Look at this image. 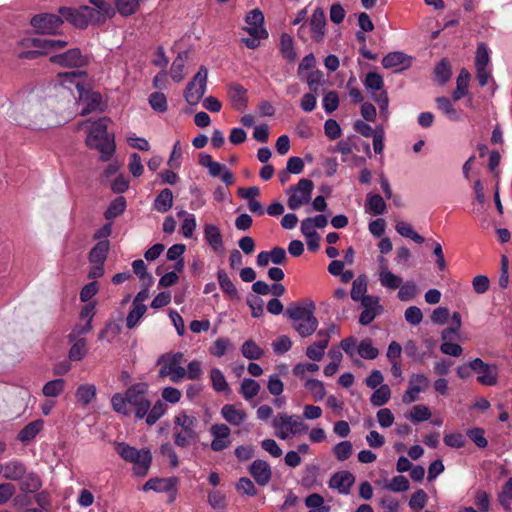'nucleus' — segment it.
Masks as SVG:
<instances>
[{
  "label": "nucleus",
  "mask_w": 512,
  "mask_h": 512,
  "mask_svg": "<svg viewBox=\"0 0 512 512\" xmlns=\"http://www.w3.org/2000/svg\"><path fill=\"white\" fill-rule=\"evenodd\" d=\"M94 7L81 6L78 9L61 7L59 14L63 20L71 23L77 28L84 29L92 23H104L115 15L114 7L105 0H90Z\"/></svg>",
  "instance_id": "obj_1"
},
{
  "label": "nucleus",
  "mask_w": 512,
  "mask_h": 512,
  "mask_svg": "<svg viewBox=\"0 0 512 512\" xmlns=\"http://www.w3.org/2000/svg\"><path fill=\"white\" fill-rule=\"evenodd\" d=\"M147 394L148 385L146 383H135L128 387L124 394L115 393L112 396V408L115 412L128 416L131 414L129 407H133L135 416L142 419L146 416L151 406Z\"/></svg>",
  "instance_id": "obj_2"
},
{
  "label": "nucleus",
  "mask_w": 512,
  "mask_h": 512,
  "mask_svg": "<svg viewBox=\"0 0 512 512\" xmlns=\"http://www.w3.org/2000/svg\"><path fill=\"white\" fill-rule=\"evenodd\" d=\"M173 440L180 448H187L199 441V420L191 412L180 411L173 419Z\"/></svg>",
  "instance_id": "obj_3"
},
{
  "label": "nucleus",
  "mask_w": 512,
  "mask_h": 512,
  "mask_svg": "<svg viewBox=\"0 0 512 512\" xmlns=\"http://www.w3.org/2000/svg\"><path fill=\"white\" fill-rule=\"evenodd\" d=\"M315 304L309 302L303 306L299 303H291L286 309V315L293 321L292 327L302 337L311 336L319 325L318 319L314 316Z\"/></svg>",
  "instance_id": "obj_4"
},
{
  "label": "nucleus",
  "mask_w": 512,
  "mask_h": 512,
  "mask_svg": "<svg viewBox=\"0 0 512 512\" xmlns=\"http://www.w3.org/2000/svg\"><path fill=\"white\" fill-rule=\"evenodd\" d=\"M108 119L106 117L94 121L86 139V144L100 152V159L109 161L115 152L114 137L108 134Z\"/></svg>",
  "instance_id": "obj_5"
},
{
  "label": "nucleus",
  "mask_w": 512,
  "mask_h": 512,
  "mask_svg": "<svg viewBox=\"0 0 512 512\" xmlns=\"http://www.w3.org/2000/svg\"><path fill=\"white\" fill-rule=\"evenodd\" d=\"M184 354L182 352L164 353L157 359L159 378H169L172 383H180L186 376V369L182 366Z\"/></svg>",
  "instance_id": "obj_6"
},
{
  "label": "nucleus",
  "mask_w": 512,
  "mask_h": 512,
  "mask_svg": "<svg viewBox=\"0 0 512 512\" xmlns=\"http://www.w3.org/2000/svg\"><path fill=\"white\" fill-rule=\"evenodd\" d=\"M115 450L125 461L134 464V472L138 476H145L152 462L150 450H138L124 442H116Z\"/></svg>",
  "instance_id": "obj_7"
},
{
  "label": "nucleus",
  "mask_w": 512,
  "mask_h": 512,
  "mask_svg": "<svg viewBox=\"0 0 512 512\" xmlns=\"http://www.w3.org/2000/svg\"><path fill=\"white\" fill-rule=\"evenodd\" d=\"M208 70L200 66L193 79L184 90V98L189 105H197L204 96L207 88Z\"/></svg>",
  "instance_id": "obj_8"
},
{
  "label": "nucleus",
  "mask_w": 512,
  "mask_h": 512,
  "mask_svg": "<svg viewBox=\"0 0 512 512\" xmlns=\"http://www.w3.org/2000/svg\"><path fill=\"white\" fill-rule=\"evenodd\" d=\"M314 184L311 180L300 179L296 185L290 186L287 193L290 194L287 205L291 210H297L307 204L311 199Z\"/></svg>",
  "instance_id": "obj_9"
},
{
  "label": "nucleus",
  "mask_w": 512,
  "mask_h": 512,
  "mask_svg": "<svg viewBox=\"0 0 512 512\" xmlns=\"http://www.w3.org/2000/svg\"><path fill=\"white\" fill-rule=\"evenodd\" d=\"M30 23L39 34H55L63 24V17L50 13L38 14L32 17Z\"/></svg>",
  "instance_id": "obj_10"
},
{
  "label": "nucleus",
  "mask_w": 512,
  "mask_h": 512,
  "mask_svg": "<svg viewBox=\"0 0 512 512\" xmlns=\"http://www.w3.org/2000/svg\"><path fill=\"white\" fill-rule=\"evenodd\" d=\"M50 61L63 67H84L88 64V57L83 55L78 48L69 49L68 51L53 55Z\"/></svg>",
  "instance_id": "obj_11"
},
{
  "label": "nucleus",
  "mask_w": 512,
  "mask_h": 512,
  "mask_svg": "<svg viewBox=\"0 0 512 512\" xmlns=\"http://www.w3.org/2000/svg\"><path fill=\"white\" fill-rule=\"evenodd\" d=\"M178 483L179 479L177 477L151 478L143 485V490L169 492L171 494L170 501H173L176 497Z\"/></svg>",
  "instance_id": "obj_12"
},
{
  "label": "nucleus",
  "mask_w": 512,
  "mask_h": 512,
  "mask_svg": "<svg viewBox=\"0 0 512 512\" xmlns=\"http://www.w3.org/2000/svg\"><path fill=\"white\" fill-rule=\"evenodd\" d=\"M274 428L286 427L291 435H295L301 432H306L308 426L303 423L299 417L287 415L286 413H279L273 420Z\"/></svg>",
  "instance_id": "obj_13"
},
{
  "label": "nucleus",
  "mask_w": 512,
  "mask_h": 512,
  "mask_svg": "<svg viewBox=\"0 0 512 512\" xmlns=\"http://www.w3.org/2000/svg\"><path fill=\"white\" fill-rule=\"evenodd\" d=\"M326 24V15L323 8L317 7L309 20L311 38L314 42L319 43L323 41L326 33Z\"/></svg>",
  "instance_id": "obj_14"
},
{
  "label": "nucleus",
  "mask_w": 512,
  "mask_h": 512,
  "mask_svg": "<svg viewBox=\"0 0 512 512\" xmlns=\"http://www.w3.org/2000/svg\"><path fill=\"white\" fill-rule=\"evenodd\" d=\"M355 483V476L349 471H339L334 473L330 480V488L336 489L340 494L347 495Z\"/></svg>",
  "instance_id": "obj_15"
},
{
  "label": "nucleus",
  "mask_w": 512,
  "mask_h": 512,
  "mask_svg": "<svg viewBox=\"0 0 512 512\" xmlns=\"http://www.w3.org/2000/svg\"><path fill=\"white\" fill-rule=\"evenodd\" d=\"M382 65L386 69L399 67L395 72H401L412 65V57L401 51L390 52L383 57Z\"/></svg>",
  "instance_id": "obj_16"
},
{
  "label": "nucleus",
  "mask_w": 512,
  "mask_h": 512,
  "mask_svg": "<svg viewBox=\"0 0 512 512\" xmlns=\"http://www.w3.org/2000/svg\"><path fill=\"white\" fill-rule=\"evenodd\" d=\"M227 93L231 105L235 110L243 112L247 108V90L241 84L230 83Z\"/></svg>",
  "instance_id": "obj_17"
},
{
  "label": "nucleus",
  "mask_w": 512,
  "mask_h": 512,
  "mask_svg": "<svg viewBox=\"0 0 512 512\" xmlns=\"http://www.w3.org/2000/svg\"><path fill=\"white\" fill-rule=\"evenodd\" d=\"M249 473L260 486L267 485L272 477L270 465L261 459L253 461L249 467Z\"/></svg>",
  "instance_id": "obj_18"
},
{
  "label": "nucleus",
  "mask_w": 512,
  "mask_h": 512,
  "mask_svg": "<svg viewBox=\"0 0 512 512\" xmlns=\"http://www.w3.org/2000/svg\"><path fill=\"white\" fill-rule=\"evenodd\" d=\"M475 373L478 374L477 381L481 385L494 386L498 381V368L494 364L482 363L476 367Z\"/></svg>",
  "instance_id": "obj_19"
},
{
  "label": "nucleus",
  "mask_w": 512,
  "mask_h": 512,
  "mask_svg": "<svg viewBox=\"0 0 512 512\" xmlns=\"http://www.w3.org/2000/svg\"><path fill=\"white\" fill-rule=\"evenodd\" d=\"M3 467V477L7 480L19 481L26 473V466L20 460L13 459L6 462Z\"/></svg>",
  "instance_id": "obj_20"
},
{
  "label": "nucleus",
  "mask_w": 512,
  "mask_h": 512,
  "mask_svg": "<svg viewBox=\"0 0 512 512\" xmlns=\"http://www.w3.org/2000/svg\"><path fill=\"white\" fill-rule=\"evenodd\" d=\"M204 239L214 252L223 251V237L218 226L206 224L204 226Z\"/></svg>",
  "instance_id": "obj_21"
},
{
  "label": "nucleus",
  "mask_w": 512,
  "mask_h": 512,
  "mask_svg": "<svg viewBox=\"0 0 512 512\" xmlns=\"http://www.w3.org/2000/svg\"><path fill=\"white\" fill-rule=\"evenodd\" d=\"M221 415L234 426L241 425L247 418V414L243 409H237L232 404H225L221 409Z\"/></svg>",
  "instance_id": "obj_22"
},
{
  "label": "nucleus",
  "mask_w": 512,
  "mask_h": 512,
  "mask_svg": "<svg viewBox=\"0 0 512 512\" xmlns=\"http://www.w3.org/2000/svg\"><path fill=\"white\" fill-rule=\"evenodd\" d=\"M110 249V243L108 240H102L97 242L89 252V262L91 264L104 265L107 255Z\"/></svg>",
  "instance_id": "obj_23"
},
{
  "label": "nucleus",
  "mask_w": 512,
  "mask_h": 512,
  "mask_svg": "<svg viewBox=\"0 0 512 512\" xmlns=\"http://www.w3.org/2000/svg\"><path fill=\"white\" fill-rule=\"evenodd\" d=\"M44 421L42 419L34 420L25 425L18 433V440L23 444H28L43 429Z\"/></svg>",
  "instance_id": "obj_24"
},
{
  "label": "nucleus",
  "mask_w": 512,
  "mask_h": 512,
  "mask_svg": "<svg viewBox=\"0 0 512 512\" xmlns=\"http://www.w3.org/2000/svg\"><path fill=\"white\" fill-rule=\"evenodd\" d=\"M471 75L465 68L460 70V73L456 80V89L452 92V100L454 102L459 101L468 94V87Z\"/></svg>",
  "instance_id": "obj_25"
},
{
  "label": "nucleus",
  "mask_w": 512,
  "mask_h": 512,
  "mask_svg": "<svg viewBox=\"0 0 512 512\" xmlns=\"http://www.w3.org/2000/svg\"><path fill=\"white\" fill-rule=\"evenodd\" d=\"M218 283L221 288V290L232 300H239L240 295L239 292L234 285V283L231 281L228 274L220 269L217 273Z\"/></svg>",
  "instance_id": "obj_26"
},
{
  "label": "nucleus",
  "mask_w": 512,
  "mask_h": 512,
  "mask_svg": "<svg viewBox=\"0 0 512 512\" xmlns=\"http://www.w3.org/2000/svg\"><path fill=\"white\" fill-rule=\"evenodd\" d=\"M280 53L282 57L289 63H293L297 58V53L294 48L293 38L287 34L283 33L280 38Z\"/></svg>",
  "instance_id": "obj_27"
},
{
  "label": "nucleus",
  "mask_w": 512,
  "mask_h": 512,
  "mask_svg": "<svg viewBox=\"0 0 512 512\" xmlns=\"http://www.w3.org/2000/svg\"><path fill=\"white\" fill-rule=\"evenodd\" d=\"M188 59V52L187 51H181L177 57L174 59L171 68H170V75L171 78L179 83L184 79V67L185 62Z\"/></svg>",
  "instance_id": "obj_28"
},
{
  "label": "nucleus",
  "mask_w": 512,
  "mask_h": 512,
  "mask_svg": "<svg viewBox=\"0 0 512 512\" xmlns=\"http://www.w3.org/2000/svg\"><path fill=\"white\" fill-rule=\"evenodd\" d=\"M154 209L160 213L168 212L173 206V193L169 188L160 191L154 200Z\"/></svg>",
  "instance_id": "obj_29"
},
{
  "label": "nucleus",
  "mask_w": 512,
  "mask_h": 512,
  "mask_svg": "<svg viewBox=\"0 0 512 512\" xmlns=\"http://www.w3.org/2000/svg\"><path fill=\"white\" fill-rule=\"evenodd\" d=\"M96 394L97 389L95 385L82 384L77 388L75 392V397L82 406H87L96 397Z\"/></svg>",
  "instance_id": "obj_30"
},
{
  "label": "nucleus",
  "mask_w": 512,
  "mask_h": 512,
  "mask_svg": "<svg viewBox=\"0 0 512 512\" xmlns=\"http://www.w3.org/2000/svg\"><path fill=\"white\" fill-rule=\"evenodd\" d=\"M209 174L213 177H221L222 181L227 185L231 186L235 182L233 173L228 170L225 165L214 161V163L208 168Z\"/></svg>",
  "instance_id": "obj_31"
},
{
  "label": "nucleus",
  "mask_w": 512,
  "mask_h": 512,
  "mask_svg": "<svg viewBox=\"0 0 512 512\" xmlns=\"http://www.w3.org/2000/svg\"><path fill=\"white\" fill-rule=\"evenodd\" d=\"M435 79L439 85L446 84L452 75L451 64L447 58L441 59L434 69Z\"/></svg>",
  "instance_id": "obj_32"
},
{
  "label": "nucleus",
  "mask_w": 512,
  "mask_h": 512,
  "mask_svg": "<svg viewBox=\"0 0 512 512\" xmlns=\"http://www.w3.org/2000/svg\"><path fill=\"white\" fill-rule=\"evenodd\" d=\"M20 481V490L26 493H34L42 486L40 477L34 472L25 473Z\"/></svg>",
  "instance_id": "obj_33"
},
{
  "label": "nucleus",
  "mask_w": 512,
  "mask_h": 512,
  "mask_svg": "<svg viewBox=\"0 0 512 512\" xmlns=\"http://www.w3.org/2000/svg\"><path fill=\"white\" fill-rule=\"evenodd\" d=\"M366 210L373 215H382L386 211V203L379 194H368L366 198Z\"/></svg>",
  "instance_id": "obj_34"
},
{
  "label": "nucleus",
  "mask_w": 512,
  "mask_h": 512,
  "mask_svg": "<svg viewBox=\"0 0 512 512\" xmlns=\"http://www.w3.org/2000/svg\"><path fill=\"white\" fill-rule=\"evenodd\" d=\"M127 207V202L125 197L118 196L115 198L108 206L106 211L104 212V217L106 220H113L124 213Z\"/></svg>",
  "instance_id": "obj_35"
},
{
  "label": "nucleus",
  "mask_w": 512,
  "mask_h": 512,
  "mask_svg": "<svg viewBox=\"0 0 512 512\" xmlns=\"http://www.w3.org/2000/svg\"><path fill=\"white\" fill-rule=\"evenodd\" d=\"M379 280L382 286L392 290L399 288L403 282L401 277L393 274L386 267H383L380 271Z\"/></svg>",
  "instance_id": "obj_36"
},
{
  "label": "nucleus",
  "mask_w": 512,
  "mask_h": 512,
  "mask_svg": "<svg viewBox=\"0 0 512 512\" xmlns=\"http://www.w3.org/2000/svg\"><path fill=\"white\" fill-rule=\"evenodd\" d=\"M391 397V389L387 384L381 385L372 393L370 402L377 407L384 406Z\"/></svg>",
  "instance_id": "obj_37"
},
{
  "label": "nucleus",
  "mask_w": 512,
  "mask_h": 512,
  "mask_svg": "<svg viewBox=\"0 0 512 512\" xmlns=\"http://www.w3.org/2000/svg\"><path fill=\"white\" fill-rule=\"evenodd\" d=\"M65 380L62 378L48 381L42 388V393L46 397H58L65 389Z\"/></svg>",
  "instance_id": "obj_38"
},
{
  "label": "nucleus",
  "mask_w": 512,
  "mask_h": 512,
  "mask_svg": "<svg viewBox=\"0 0 512 512\" xmlns=\"http://www.w3.org/2000/svg\"><path fill=\"white\" fill-rule=\"evenodd\" d=\"M364 86L367 90L371 91L372 94L378 91H384V80L382 75L377 72H368L364 79Z\"/></svg>",
  "instance_id": "obj_39"
},
{
  "label": "nucleus",
  "mask_w": 512,
  "mask_h": 512,
  "mask_svg": "<svg viewBox=\"0 0 512 512\" xmlns=\"http://www.w3.org/2000/svg\"><path fill=\"white\" fill-rule=\"evenodd\" d=\"M85 106L82 108L81 115H88L95 111L102 102V96L99 92H89L83 98Z\"/></svg>",
  "instance_id": "obj_40"
},
{
  "label": "nucleus",
  "mask_w": 512,
  "mask_h": 512,
  "mask_svg": "<svg viewBox=\"0 0 512 512\" xmlns=\"http://www.w3.org/2000/svg\"><path fill=\"white\" fill-rule=\"evenodd\" d=\"M327 346V339H320L307 347L306 356L313 361H320Z\"/></svg>",
  "instance_id": "obj_41"
},
{
  "label": "nucleus",
  "mask_w": 512,
  "mask_h": 512,
  "mask_svg": "<svg viewBox=\"0 0 512 512\" xmlns=\"http://www.w3.org/2000/svg\"><path fill=\"white\" fill-rule=\"evenodd\" d=\"M304 387L311 393L315 401H321L326 395L324 384L318 379H308Z\"/></svg>",
  "instance_id": "obj_42"
},
{
  "label": "nucleus",
  "mask_w": 512,
  "mask_h": 512,
  "mask_svg": "<svg viewBox=\"0 0 512 512\" xmlns=\"http://www.w3.org/2000/svg\"><path fill=\"white\" fill-rule=\"evenodd\" d=\"M241 352L242 355L249 360H258L264 353L253 340L245 341L241 347Z\"/></svg>",
  "instance_id": "obj_43"
},
{
  "label": "nucleus",
  "mask_w": 512,
  "mask_h": 512,
  "mask_svg": "<svg viewBox=\"0 0 512 512\" xmlns=\"http://www.w3.org/2000/svg\"><path fill=\"white\" fill-rule=\"evenodd\" d=\"M151 108L159 113H164L168 110L167 98L162 92H153L148 98Z\"/></svg>",
  "instance_id": "obj_44"
},
{
  "label": "nucleus",
  "mask_w": 512,
  "mask_h": 512,
  "mask_svg": "<svg viewBox=\"0 0 512 512\" xmlns=\"http://www.w3.org/2000/svg\"><path fill=\"white\" fill-rule=\"evenodd\" d=\"M467 437L480 449L488 446V440L485 437V430L481 427L470 428L466 431Z\"/></svg>",
  "instance_id": "obj_45"
},
{
  "label": "nucleus",
  "mask_w": 512,
  "mask_h": 512,
  "mask_svg": "<svg viewBox=\"0 0 512 512\" xmlns=\"http://www.w3.org/2000/svg\"><path fill=\"white\" fill-rule=\"evenodd\" d=\"M259 391L260 385L257 381L250 378H246L242 381L240 393L246 400L253 399L255 396H257Z\"/></svg>",
  "instance_id": "obj_46"
},
{
  "label": "nucleus",
  "mask_w": 512,
  "mask_h": 512,
  "mask_svg": "<svg viewBox=\"0 0 512 512\" xmlns=\"http://www.w3.org/2000/svg\"><path fill=\"white\" fill-rule=\"evenodd\" d=\"M212 387L216 392H224L229 390L228 383L224 374L218 368H212L210 372Z\"/></svg>",
  "instance_id": "obj_47"
},
{
  "label": "nucleus",
  "mask_w": 512,
  "mask_h": 512,
  "mask_svg": "<svg viewBox=\"0 0 512 512\" xmlns=\"http://www.w3.org/2000/svg\"><path fill=\"white\" fill-rule=\"evenodd\" d=\"M437 108L443 112L450 120H458V114L456 109L453 107L451 100L445 96L436 98Z\"/></svg>",
  "instance_id": "obj_48"
},
{
  "label": "nucleus",
  "mask_w": 512,
  "mask_h": 512,
  "mask_svg": "<svg viewBox=\"0 0 512 512\" xmlns=\"http://www.w3.org/2000/svg\"><path fill=\"white\" fill-rule=\"evenodd\" d=\"M358 354L364 359L373 360L378 357L379 351L372 345L371 340L367 338L359 343Z\"/></svg>",
  "instance_id": "obj_49"
},
{
  "label": "nucleus",
  "mask_w": 512,
  "mask_h": 512,
  "mask_svg": "<svg viewBox=\"0 0 512 512\" xmlns=\"http://www.w3.org/2000/svg\"><path fill=\"white\" fill-rule=\"evenodd\" d=\"M132 305H133V308L128 313L127 318H126V326L128 329L134 328L137 325V323L139 322V320L142 318V316L147 311L146 305H137V304H132Z\"/></svg>",
  "instance_id": "obj_50"
},
{
  "label": "nucleus",
  "mask_w": 512,
  "mask_h": 512,
  "mask_svg": "<svg viewBox=\"0 0 512 512\" xmlns=\"http://www.w3.org/2000/svg\"><path fill=\"white\" fill-rule=\"evenodd\" d=\"M166 412V405L161 401L158 400L154 406L147 412L146 414V423L148 425L155 424Z\"/></svg>",
  "instance_id": "obj_51"
},
{
  "label": "nucleus",
  "mask_w": 512,
  "mask_h": 512,
  "mask_svg": "<svg viewBox=\"0 0 512 512\" xmlns=\"http://www.w3.org/2000/svg\"><path fill=\"white\" fill-rule=\"evenodd\" d=\"M367 291V281L365 276H359L352 283L351 298L354 301H359L365 297Z\"/></svg>",
  "instance_id": "obj_52"
},
{
  "label": "nucleus",
  "mask_w": 512,
  "mask_h": 512,
  "mask_svg": "<svg viewBox=\"0 0 512 512\" xmlns=\"http://www.w3.org/2000/svg\"><path fill=\"white\" fill-rule=\"evenodd\" d=\"M482 363V359L475 358L472 361H469L468 363H464L457 367L456 373L457 376L460 379H467L472 376L473 373H475L476 367L479 366Z\"/></svg>",
  "instance_id": "obj_53"
},
{
  "label": "nucleus",
  "mask_w": 512,
  "mask_h": 512,
  "mask_svg": "<svg viewBox=\"0 0 512 512\" xmlns=\"http://www.w3.org/2000/svg\"><path fill=\"white\" fill-rule=\"evenodd\" d=\"M86 340L84 338L78 339L69 350V358L72 361H80L86 355Z\"/></svg>",
  "instance_id": "obj_54"
},
{
  "label": "nucleus",
  "mask_w": 512,
  "mask_h": 512,
  "mask_svg": "<svg viewBox=\"0 0 512 512\" xmlns=\"http://www.w3.org/2000/svg\"><path fill=\"white\" fill-rule=\"evenodd\" d=\"M323 72L320 70L312 71L307 76V84L310 90V93L318 94L320 86L323 84L324 79Z\"/></svg>",
  "instance_id": "obj_55"
},
{
  "label": "nucleus",
  "mask_w": 512,
  "mask_h": 512,
  "mask_svg": "<svg viewBox=\"0 0 512 512\" xmlns=\"http://www.w3.org/2000/svg\"><path fill=\"white\" fill-rule=\"evenodd\" d=\"M398 298L401 301H410L417 294V286L413 281H407L399 287Z\"/></svg>",
  "instance_id": "obj_56"
},
{
  "label": "nucleus",
  "mask_w": 512,
  "mask_h": 512,
  "mask_svg": "<svg viewBox=\"0 0 512 512\" xmlns=\"http://www.w3.org/2000/svg\"><path fill=\"white\" fill-rule=\"evenodd\" d=\"M443 441L446 446L456 449L462 448L466 445V438L460 432L445 434Z\"/></svg>",
  "instance_id": "obj_57"
},
{
  "label": "nucleus",
  "mask_w": 512,
  "mask_h": 512,
  "mask_svg": "<svg viewBox=\"0 0 512 512\" xmlns=\"http://www.w3.org/2000/svg\"><path fill=\"white\" fill-rule=\"evenodd\" d=\"M409 417L413 422H423L430 419L431 412L425 405H415L412 407Z\"/></svg>",
  "instance_id": "obj_58"
},
{
  "label": "nucleus",
  "mask_w": 512,
  "mask_h": 512,
  "mask_svg": "<svg viewBox=\"0 0 512 512\" xmlns=\"http://www.w3.org/2000/svg\"><path fill=\"white\" fill-rule=\"evenodd\" d=\"M323 108L326 113H333L339 106V96L334 90L328 91L323 98Z\"/></svg>",
  "instance_id": "obj_59"
},
{
  "label": "nucleus",
  "mask_w": 512,
  "mask_h": 512,
  "mask_svg": "<svg viewBox=\"0 0 512 512\" xmlns=\"http://www.w3.org/2000/svg\"><path fill=\"white\" fill-rule=\"evenodd\" d=\"M352 443L350 441H342L334 446L333 452L337 460L345 461L352 455Z\"/></svg>",
  "instance_id": "obj_60"
},
{
  "label": "nucleus",
  "mask_w": 512,
  "mask_h": 512,
  "mask_svg": "<svg viewBox=\"0 0 512 512\" xmlns=\"http://www.w3.org/2000/svg\"><path fill=\"white\" fill-rule=\"evenodd\" d=\"M139 0H116V8L123 16H130L136 12Z\"/></svg>",
  "instance_id": "obj_61"
},
{
  "label": "nucleus",
  "mask_w": 512,
  "mask_h": 512,
  "mask_svg": "<svg viewBox=\"0 0 512 512\" xmlns=\"http://www.w3.org/2000/svg\"><path fill=\"white\" fill-rule=\"evenodd\" d=\"M490 61L488 48L484 43H479L475 56V68H486Z\"/></svg>",
  "instance_id": "obj_62"
},
{
  "label": "nucleus",
  "mask_w": 512,
  "mask_h": 512,
  "mask_svg": "<svg viewBox=\"0 0 512 512\" xmlns=\"http://www.w3.org/2000/svg\"><path fill=\"white\" fill-rule=\"evenodd\" d=\"M409 384L413 388L420 389L421 392H425L430 386L429 378L423 373L412 374L410 376Z\"/></svg>",
  "instance_id": "obj_63"
},
{
  "label": "nucleus",
  "mask_w": 512,
  "mask_h": 512,
  "mask_svg": "<svg viewBox=\"0 0 512 512\" xmlns=\"http://www.w3.org/2000/svg\"><path fill=\"white\" fill-rule=\"evenodd\" d=\"M427 502V494L424 490L418 489L410 498L409 506L413 510H421Z\"/></svg>",
  "instance_id": "obj_64"
}]
</instances>
